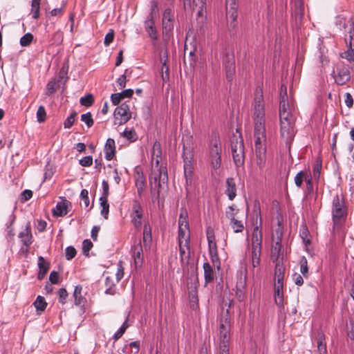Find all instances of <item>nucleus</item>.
<instances>
[{
  "instance_id": "nucleus-1",
  "label": "nucleus",
  "mask_w": 354,
  "mask_h": 354,
  "mask_svg": "<svg viewBox=\"0 0 354 354\" xmlns=\"http://www.w3.org/2000/svg\"><path fill=\"white\" fill-rule=\"evenodd\" d=\"M230 317L227 309L223 313L219 319L217 354H230Z\"/></svg>"
},
{
  "instance_id": "nucleus-2",
  "label": "nucleus",
  "mask_w": 354,
  "mask_h": 354,
  "mask_svg": "<svg viewBox=\"0 0 354 354\" xmlns=\"http://www.w3.org/2000/svg\"><path fill=\"white\" fill-rule=\"evenodd\" d=\"M168 182L167 169L163 165H158V160L156 161V165L152 163L151 172L149 176V185L151 192L157 191V196H159L160 189L162 185Z\"/></svg>"
},
{
  "instance_id": "nucleus-3",
  "label": "nucleus",
  "mask_w": 354,
  "mask_h": 354,
  "mask_svg": "<svg viewBox=\"0 0 354 354\" xmlns=\"http://www.w3.org/2000/svg\"><path fill=\"white\" fill-rule=\"evenodd\" d=\"M331 213L333 223V228L334 230H339L346 221L348 208L344 198L341 199L338 195L333 197Z\"/></svg>"
},
{
  "instance_id": "nucleus-4",
  "label": "nucleus",
  "mask_w": 354,
  "mask_h": 354,
  "mask_svg": "<svg viewBox=\"0 0 354 354\" xmlns=\"http://www.w3.org/2000/svg\"><path fill=\"white\" fill-rule=\"evenodd\" d=\"M339 21L343 24V28L346 32L345 41L348 47L347 50L344 52L341 57L350 62H354V21L342 19Z\"/></svg>"
},
{
  "instance_id": "nucleus-5",
  "label": "nucleus",
  "mask_w": 354,
  "mask_h": 354,
  "mask_svg": "<svg viewBox=\"0 0 354 354\" xmlns=\"http://www.w3.org/2000/svg\"><path fill=\"white\" fill-rule=\"evenodd\" d=\"M222 147L220 138L214 135L211 137L208 145V160L211 167L216 170L221 165Z\"/></svg>"
},
{
  "instance_id": "nucleus-6",
  "label": "nucleus",
  "mask_w": 354,
  "mask_h": 354,
  "mask_svg": "<svg viewBox=\"0 0 354 354\" xmlns=\"http://www.w3.org/2000/svg\"><path fill=\"white\" fill-rule=\"evenodd\" d=\"M280 136L286 145L290 147V145L296 134L295 119L294 116L279 118Z\"/></svg>"
},
{
  "instance_id": "nucleus-7",
  "label": "nucleus",
  "mask_w": 354,
  "mask_h": 354,
  "mask_svg": "<svg viewBox=\"0 0 354 354\" xmlns=\"http://www.w3.org/2000/svg\"><path fill=\"white\" fill-rule=\"evenodd\" d=\"M231 149L235 165L238 167L243 166L245 162V147L241 133L239 136L233 135L231 139Z\"/></svg>"
},
{
  "instance_id": "nucleus-8",
  "label": "nucleus",
  "mask_w": 354,
  "mask_h": 354,
  "mask_svg": "<svg viewBox=\"0 0 354 354\" xmlns=\"http://www.w3.org/2000/svg\"><path fill=\"white\" fill-rule=\"evenodd\" d=\"M194 158L193 150L190 146L186 147L183 145V158L184 162V176L186 185H191L194 173L192 160Z\"/></svg>"
},
{
  "instance_id": "nucleus-9",
  "label": "nucleus",
  "mask_w": 354,
  "mask_h": 354,
  "mask_svg": "<svg viewBox=\"0 0 354 354\" xmlns=\"http://www.w3.org/2000/svg\"><path fill=\"white\" fill-rule=\"evenodd\" d=\"M253 120H265V104L262 88L257 87L254 92L253 102Z\"/></svg>"
},
{
  "instance_id": "nucleus-10",
  "label": "nucleus",
  "mask_w": 354,
  "mask_h": 354,
  "mask_svg": "<svg viewBox=\"0 0 354 354\" xmlns=\"http://www.w3.org/2000/svg\"><path fill=\"white\" fill-rule=\"evenodd\" d=\"M114 124L120 126L127 123L131 118L129 105L127 102L122 103L114 111Z\"/></svg>"
},
{
  "instance_id": "nucleus-11",
  "label": "nucleus",
  "mask_w": 354,
  "mask_h": 354,
  "mask_svg": "<svg viewBox=\"0 0 354 354\" xmlns=\"http://www.w3.org/2000/svg\"><path fill=\"white\" fill-rule=\"evenodd\" d=\"M266 120H254V146H266Z\"/></svg>"
},
{
  "instance_id": "nucleus-12",
  "label": "nucleus",
  "mask_w": 354,
  "mask_h": 354,
  "mask_svg": "<svg viewBox=\"0 0 354 354\" xmlns=\"http://www.w3.org/2000/svg\"><path fill=\"white\" fill-rule=\"evenodd\" d=\"M255 147V158L254 163L257 166L254 171L261 176L263 175V171L266 166V146H254Z\"/></svg>"
},
{
  "instance_id": "nucleus-13",
  "label": "nucleus",
  "mask_w": 354,
  "mask_h": 354,
  "mask_svg": "<svg viewBox=\"0 0 354 354\" xmlns=\"http://www.w3.org/2000/svg\"><path fill=\"white\" fill-rule=\"evenodd\" d=\"M291 106L287 95V87L281 85L280 88L279 118L293 116L290 113Z\"/></svg>"
},
{
  "instance_id": "nucleus-14",
  "label": "nucleus",
  "mask_w": 354,
  "mask_h": 354,
  "mask_svg": "<svg viewBox=\"0 0 354 354\" xmlns=\"http://www.w3.org/2000/svg\"><path fill=\"white\" fill-rule=\"evenodd\" d=\"M332 75L338 85H344L351 79L349 68L344 63L337 65L336 72L333 71Z\"/></svg>"
},
{
  "instance_id": "nucleus-15",
  "label": "nucleus",
  "mask_w": 354,
  "mask_h": 354,
  "mask_svg": "<svg viewBox=\"0 0 354 354\" xmlns=\"http://www.w3.org/2000/svg\"><path fill=\"white\" fill-rule=\"evenodd\" d=\"M131 221L134 227L139 230L142 225V218L143 217V209L138 200H134L132 204V212L130 214Z\"/></svg>"
},
{
  "instance_id": "nucleus-16",
  "label": "nucleus",
  "mask_w": 354,
  "mask_h": 354,
  "mask_svg": "<svg viewBox=\"0 0 354 354\" xmlns=\"http://www.w3.org/2000/svg\"><path fill=\"white\" fill-rule=\"evenodd\" d=\"M223 64L227 80L232 81L235 73V59L234 55L229 53L226 54Z\"/></svg>"
},
{
  "instance_id": "nucleus-17",
  "label": "nucleus",
  "mask_w": 354,
  "mask_h": 354,
  "mask_svg": "<svg viewBox=\"0 0 354 354\" xmlns=\"http://www.w3.org/2000/svg\"><path fill=\"white\" fill-rule=\"evenodd\" d=\"M226 4V17L227 21H230V25L232 26H234V22L236 20L238 13H237V0H225Z\"/></svg>"
},
{
  "instance_id": "nucleus-18",
  "label": "nucleus",
  "mask_w": 354,
  "mask_h": 354,
  "mask_svg": "<svg viewBox=\"0 0 354 354\" xmlns=\"http://www.w3.org/2000/svg\"><path fill=\"white\" fill-rule=\"evenodd\" d=\"M187 288L189 290L188 297L189 306L193 310H197L198 308L197 284L196 282L191 283L190 285L188 284Z\"/></svg>"
},
{
  "instance_id": "nucleus-19",
  "label": "nucleus",
  "mask_w": 354,
  "mask_h": 354,
  "mask_svg": "<svg viewBox=\"0 0 354 354\" xmlns=\"http://www.w3.org/2000/svg\"><path fill=\"white\" fill-rule=\"evenodd\" d=\"M283 249L282 244L273 243L271 247L270 258L273 263L283 261Z\"/></svg>"
},
{
  "instance_id": "nucleus-20",
  "label": "nucleus",
  "mask_w": 354,
  "mask_h": 354,
  "mask_svg": "<svg viewBox=\"0 0 354 354\" xmlns=\"http://www.w3.org/2000/svg\"><path fill=\"white\" fill-rule=\"evenodd\" d=\"M71 206V203L66 199H63L58 202L55 209H53V215L54 216H64L68 213V207Z\"/></svg>"
},
{
  "instance_id": "nucleus-21",
  "label": "nucleus",
  "mask_w": 354,
  "mask_h": 354,
  "mask_svg": "<svg viewBox=\"0 0 354 354\" xmlns=\"http://www.w3.org/2000/svg\"><path fill=\"white\" fill-rule=\"evenodd\" d=\"M136 268L141 267L143 263V250L140 241L133 248V255Z\"/></svg>"
},
{
  "instance_id": "nucleus-22",
  "label": "nucleus",
  "mask_w": 354,
  "mask_h": 354,
  "mask_svg": "<svg viewBox=\"0 0 354 354\" xmlns=\"http://www.w3.org/2000/svg\"><path fill=\"white\" fill-rule=\"evenodd\" d=\"M19 237L26 247V251H28L30 245L32 244V234L30 225L28 223L24 230L19 233Z\"/></svg>"
},
{
  "instance_id": "nucleus-23",
  "label": "nucleus",
  "mask_w": 354,
  "mask_h": 354,
  "mask_svg": "<svg viewBox=\"0 0 354 354\" xmlns=\"http://www.w3.org/2000/svg\"><path fill=\"white\" fill-rule=\"evenodd\" d=\"M226 189L225 194L230 201L234 200L236 196V185L234 178H227L225 182Z\"/></svg>"
},
{
  "instance_id": "nucleus-24",
  "label": "nucleus",
  "mask_w": 354,
  "mask_h": 354,
  "mask_svg": "<svg viewBox=\"0 0 354 354\" xmlns=\"http://www.w3.org/2000/svg\"><path fill=\"white\" fill-rule=\"evenodd\" d=\"M104 151H105V158L107 160H111L113 158L115 154V140L112 138H108L106 140L105 146H104Z\"/></svg>"
},
{
  "instance_id": "nucleus-25",
  "label": "nucleus",
  "mask_w": 354,
  "mask_h": 354,
  "mask_svg": "<svg viewBox=\"0 0 354 354\" xmlns=\"http://www.w3.org/2000/svg\"><path fill=\"white\" fill-rule=\"evenodd\" d=\"M145 30L152 40H157L158 35L153 18L147 17L145 22Z\"/></svg>"
},
{
  "instance_id": "nucleus-26",
  "label": "nucleus",
  "mask_w": 354,
  "mask_h": 354,
  "mask_svg": "<svg viewBox=\"0 0 354 354\" xmlns=\"http://www.w3.org/2000/svg\"><path fill=\"white\" fill-rule=\"evenodd\" d=\"M82 286L81 285H77L75 287L73 296L75 306H84L86 301L85 297L82 296Z\"/></svg>"
},
{
  "instance_id": "nucleus-27",
  "label": "nucleus",
  "mask_w": 354,
  "mask_h": 354,
  "mask_svg": "<svg viewBox=\"0 0 354 354\" xmlns=\"http://www.w3.org/2000/svg\"><path fill=\"white\" fill-rule=\"evenodd\" d=\"M38 266L39 268V271L38 272L37 278L38 279L41 280L48 271L50 264L49 263L46 261L45 259L43 257H39L38 258Z\"/></svg>"
},
{
  "instance_id": "nucleus-28",
  "label": "nucleus",
  "mask_w": 354,
  "mask_h": 354,
  "mask_svg": "<svg viewBox=\"0 0 354 354\" xmlns=\"http://www.w3.org/2000/svg\"><path fill=\"white\" fill-rule=\"evenodd\" d=\"M274 268V275L277 279V283H283L284 279L285 266L283 261L276 262Z\"/></svg>"
},
{
  "instance_id": "nucleus-29",
  "label": "nucleus",
  "mask_w": 354,
  "mask_h": 354,
  "mask_svg": "<svg viewBox=\"0 0 354 354\" xmlns=\"http://www.w3.org/2000/svg\"><path fill=\"white\" fill-rule=\"evenodd\" d=\"M189 228L178 227V243L185 242V246L189 250Z\"/></svg>"
},
{
  "instance_id": "nucleus-30",
  "label": "nucleus",
  "mask_w": 354,
  "mask_h": 354,
  "mask_svg": "<svg viewBox=\"0 0 354 354\" xmlns=\"http://www.w3.org/2000/svg\"><path fill=\"white\" fill-rule=\"evenodd\" d=\"M317 348L318 354H327L325 335L322 332H319L317 334Z\"/></svg>"
},
{
  "instance_id": "nucleus-31",
  "label": "nucleus",
  "mask_w": 354,
  "mask_h": 354,
  "mask_svg": "<svg viewBox=\"0 0 354 354\" xmlns=\"http://www.w3.org/2000/svg\"><path fill=\"white\" fill-rule=\"evenodd\" d=\"M283 283H277V282L275 284L274 286V301L276 304L279 306H281L283 305Z\"/></svg>"
},
{
  "instance_id": "nucleus-32",
  "label": "nucleus",
  "mask_w": 354,
  "mask_h": 354,
  "mask_svg": "<svg viewBox=\"0 0 354 354\" xmlns=\"http://www.w3.org/2000/svg\"><path fill=\"white\" fill-rule=\"evenodd\" d=\"M262 234L258 227L254 229L252 237V248H261Z\"/></svg>"
},
{
  "instance_id": "nucleus-33",
  "label": "nucleus",
  "mask_w": 354,
  "mask_h": 354,
  "mask_svg": "<svg viewBox=\"0 0 354 354\" xmlns=\"http://www.w3.org/2000/svg\"><path fill=\"white\" fill-rule=\"evenodd\" d=\"M204 277L205 283H209L214 280V271L212 266L208 263H203Z\"/></svg>"
},
{
  "instance_id": "nucleus-34",
  "label": "nucleus",
  "mask_w": 354,
  "mask_h": 354,
  "mask_svg": "<svg viewBox=\"0 0 354 354\" xmlns=\"http://www.w3.org/2000/svg\"><path fill=\"white\" fill-rule=\"evenodd\" d=\"M136 186L137 187L138 194L141 197L146 187V180L142 174H138V176L136 179Z\"/></svg>"
},
{
  "instance_id": "nucleus-35",
  "label": "nucleus",
  "mask_w": 354,
  "mask_h": 354,
  "mask_svg": "<svg viewBox=\"0 0 354 354\" xmlns=\"http://www.w3.org/2000/svg\"><path fill=\"white\" fill-rule=\"evenodd\" d=\"M178 246L180 251V261L183 264H187L189 259V249H187V248L185 246V243H183L180 242L178 243Z\"/></svg>"
},
{
  "instance_id": "nucleus-36",
  "label": "nucleus",
  "mask_w": 354,
  "mask_h": 354,
  "mask_svg": "<svg viewBox=\"0 0 354 354\" xmlns=\"http://www.w3.org/2000/svg\"><path fill=\"white\" fill-rule=\"evenodd\" d=\"M152 235L151 229L149 224L145 223L143 227V243L145 246H147L151 243Z\"/></svg>"
},
{
  "instance_id": "nucleus-37",
  "label": "nucleus",
  "mask_w": 354,
  "mask_h": 354,
  "mask_svg": "<svg viewBox=\"0 0 354 354\" xmlns=\"http://www.w3.org/2000/svg\"><path fill=\"white\" fill-rule=\"evenodd\" d=\"M100 201L101 207L100 213L105 219H107L109 213V204L108 203V200L105 197H100Z\"/></svg>"
},
{
  "instance_id": "nucleus-38",
  "label": "nucleus",
  "mask_w": 354,
  "mask_h": 354,
  "mask_svg": "<svg viewBox=\"0 0 354 354\" xmlns=\"http://www.w3.org/2000/svg\"><path fill=\"white\" fill-rule=\"evenodd\" d=\"M310 173H308V171H300L299 172H298L294 178L295 183L297 185V187H301L304 181L306 182V178L308 177Z\"/></svg>"
},
{
  "instance_id": "nucleus-39",
  "label": "nucleus",
  "mask_w": 354,
  "mask_h": 354,
  "mask_svg": "<svg viewBox=\"0 0 354 354\" xmlns=\"http://www.w3.org/2000/svg\"><path fill=\"white\" fill-rule=\"evenodd\" d=\"M261 248H252V264L254 268L257 267L261 261Z\"/></svg>"
},
{
  "instance_id": "nucleus-40",
  "label": "nucleus",
  "mask_w": 354,
  "mask_h": 354,
  "mask_svg": "<svg viewBox=\"0 0 354 354\" xmlns=\"http://www.w3.org/2000/svg\"><path fill=\"white\" fill-rule=\"evenodd\" d=\"M283 238V227L280 223H278V226L275 229L274 234H272V241L274 243L281 244Z\"/></svg>"
},
{
  "instance_id": "nucleus-41",
  "label": "nucleus",
  "mask_w": 354,
  "mask_h": 354,
  "mask_svg": "<svg viewBox=\"0 0 354 354\" xmlns=\"http://www.w3.org/2000/svg\"><path fill=\"white\" fill-rule=\"evenodd\" d=\"M161 148L160 143L156 142L153 146V153H152V163L156 165V161L158 160V164L160 163V160L161 159Z\"/></svg>"
},
{
  "instance_id": "nucleus-42",
  "label": "nucleus",
  "mask_w": 354,
  "mask_h": 354,
  "mask_svg": "<svg viewBox=\"0 0 354 354\" xmlns=\"http://www.w3.org/2000/svg\"><path fill=\"white\" fill-rule=\"evenodd\" d=\"M178 227H185V229L189 228L187 212L184 209H180V214L179 220H178Z\"/></svg>"
},
{
  "instance_id": "nucleus-43",
  "label": "nucleus",
  "mask_w": 354,
  "mask_h": 354,
  "mask_svg": "<svg viewBox=\"0 0 354 354\" xmlns=\"http://www.w3.org/2000/svg\"><path fill=\"white\" fill-rule=\"evenodd\" d=\"M33 305L37 311L43 312L47 306V303L43 297L39 295L34 301Z\"/></svg>"
},
{
  "instance_id": "nucleus-44",
  "label": "nucleus",
  "mask_w": 354,
  "mask_h": 354,
  "mask_svg": "<svg viewBox=\"0 0 354 354\" xmlns=\"http://www.w3.org/2000/svg\"><path fill=\"white\" fill-rule=\"evenodd\" d=\"M230 225L235 233L242 232L244 230L243 223L236 218L230 220Z\"/></svg>"
},
{
  "instance_id": "nucleus-45",
  "label": "nucleus",
  "mask_w": 354,
  "mask_h": 354,
  "mask_svg": "<svg viewBox=\"0 0 354 354\" xmlns=\"http://www.w3.org/2000/svg\"><path fill=\"white\" fill-rule=\"evenodd\" d=\"M300 265V272L302 275L307 278L308 276V261L305 257H301L299 260Z\"/></svg>"
},
{
  "instance_id": "nucleus-46",
  "label": "nucleus",
  "mask_w": 354,
  "mask_h": 354,
  "mask_svg": "<svg viewBox=\"0 0 354 354\" xmlns=\"http://www.w3.org/2000/svg\"><path fill=\"white\" fill-rule=\"evenodd\" d=\"M122 136L131 142H135L138 140V136L134 129H126L122 133Z\"/></svg>"
},
{
  "instance_id": "nucleus-47",
  "label": "nucleus",
  "mask_w": 354,
  "mask_h": 354,
  "mask_svg": "<svg viewBox=\"0 0 354 354\" xmlns=\"http://www.w3.org/2000/svg\"><path fill=\"white\" fill-rule=\"evenodd\" d=\"M245 286V281L244 279L240 278L239 281L236 283V295L239 298V299L241 301L243 298V289H244Z\"/></svg>"
},
{
  "instance_id": "nucleus-48",
  "label": "nucleus",
  "mask_w": 354,
  "mask_h": 354,
  "mask_svg": "<svg viewBox=\"0 0 354 354\" xmlns=\"http://www.w3.org/2000/svg\"><path fill=\"white\" fill-rule=\"evenodd\" d=\"M208 245H209V254L212 257V261H214L215 259H218L216 241H209Z\"/></svg>"
},
{
  "instance_id": "nucleus-49",
  "label": "nucleus",
  "mask_w": 354,
  "mask_h": 354,
  "mask_svg": "<svg viewBox=\"0 0 354 354\" xmlns=\"http://www.w3.org/2000/svg\"><path fill=\"white\" fill-rule=\"evenodd\" d=\"M171 19H172V15H171V11L170 9H166L165 11H164V13H163V17H162V24H163V26H165V28H167V26H168L169 28H171Z\"/></svg>"
},
{
  "instance_id": "nucleus-50",
  "label": "nucleus",
  "mask_w": 354,
  "mask_h": 354,
  "mask_svg": "<svg viewBox=\"0 0 354 354\" xmlns=\"http://www.w3.org/2000/svg\"><path fill=\"white\" fill-rule=\"evenodd\" d=\"M40 1L41 0H32V18L38 19L39 17V9H40Z\"/></svg>"
},
{
  "instance_id": "nucleus-51",
  "label": "nucleus",
  "mask_w": 354,
  "mask_h": 354,
  "mask_svg": "<svg viewBox=\"0 0 354 354\" xmlns=\"http://www.w3.org/2000/svg\"><path fill=\"white\" fill-rule=\"evenodd\" d=\"M33 40V35L28 32L20 39V45L24 47L29 46Z\"/></svg>"
},
{
  "instance_id": "nucleus-52",
  "label": "nucleus",
  "mask_w": 354,
  "mask_h": 354,
  "mask_svg": "<svg viewBox=\"0 0 354 354\" xmlns=\"http://www.w3.org/2000/svg\"><path fill=\"white\" fill-rule=\"evenodd\" d=\"M77 113L76 111H73L71 115L64 120V127L65 129H70L75 121V118Z\"/></svg>"
},
{
  "instance_id": "nucleus-53",
  "label": "nucleus",
  "mask_w": 354,
  "mask_h": 354,
  "mask_svg": "<svg viewBox=\"0 0 354 354\" xmlns=\"http://www.w3.org/2000/svg\"><path fill=\"white\" fill-rule=\"evenodd\" d=\"M94 102V98L93 95L87 94L84 97H82L80 100V102L82 106L88 107L91 106Z\"/></svg>"
},
{
  "instance_id": "nucleus-54",
  "label": "nucleus",
  "mask_w": 354,
  "mask_h": 354,
  "mask_svg": "<svg viewBox=\"0 0 354 354\" xmlns=\"http://www.w3.org/2000/svg\"><path fill=\"white\" fill-rule=\"evenodd\" d=\"M46 119V112L44 106L41 105L39 106L37 111V120L38 122H44Z\"/></svg>"
},
{
  "instance_id": "nucleus-55",
  "label": "nucleus",
  "mask_w": 354,
  "mask_h": 354,
  "mask_svg": "<svg viewBox=\"0 0 354 354\" xmlns=\"http://www.w3.org/2000/svg\"><path fill=\"white\" fill-rule=\"evenodd\" d=\"M129 327V324L127 323V319H126L124 323L122 324L118 330L114 334L113 339L115 341L119 339L123 334L125 333L127 328Z\"/></svg>"
},
{
  "instance_id": "nucleus-56",
  "label": "nucleus",
  "mask_w": 354,
  "mask_h": 354,
  "mask_svg": "<svg viewBox=\"0 0 354 354\" xmlns=\"http://www.w3.org/2000/svg\"><path fill=\"white\" fill-rule=\"evenodd\" d=\"M81 120L86 124V126L90 128L93 124V120L92 118V115L90 112H87L81 115Z\"/></svg>"
},
{
  "instance_id": "nucleus-57",
  "label": "nucleus",
  "mask_w": 354,
  "mask_h": 354,
  "mask_svg": "<svg viewBox=\"0 0 354 354\" xmlns=\"http://www.w3.org/2000/svg\"><path fill=\"white\" fill-rule=\"evenodd\" d=\"M93 246V243L89 239H85L82 243L83 254L86 256H88V252Z\"/></svg>"
},
{
  "instance_id": "nucleus-58",
  "label": "nucleus",
  "mask_w": 354,
  "mask_h": 354,
  "mask_svg": "<svg viewBox=\"0 0 354 354\" xmlns=\"http://www.w3.org/2000/svg\"><path fill=\"white\" fill-rule=\"evenodd\" d=\"M166 59L164 61L161 68L162 79L164 82H166L169 78V66L166 64Z\"/></svg>"
},
{
  "instance_id": "nucleus-59",
  "label": "nucleus",
  "mask_w": 354,
  "mask_h": 354,
  "mask_svg": "<svg viewBox=\"0 0 354 354\" xmlns=\"http://www.w3.org/2000/svg\"><path fill=\"white\" fill-rule=\"evenodd\" d=\"M76 250L73 246H68L66 248L65 250V254H66V259L67 260H71L73 259L76 255Z\"/></svg>"
},
{
  "instance_id": "nucleus-60",
  "label": "nucleus",
  "mask_w": 354,
  "mask_h": 354,
  "mask_svg": "<svg viewBox=\"0 0 354 354\" xmlns=\"http://www.w3.org/2000/svg\"><path fill=\"white\" fill-rule=\"evenodd\" d=\"M58 295H59V299H58L59 302L61 303L62 304H66V298L68 297V295L66 290L64 288H60L59 290Z\"/></svg>"
},
{
  "instance_id": "nucleus-61",
  "label": "nucleus",
  "mask_w": 354,
  "mask_h": 354,
  "mask_svg": "<svg viewBox=\"0 0 354 354\" xmlns=\"http://www.w3.org/2000/svg\"><path fill=\"white\" fill-rule=\"evenodd\" d=\"M57 82L55 80L50 81L46 85V93L47 95H52L56 90Z\"/></svg>"
},
{
  "instance_id": "nucleus-62",
  "label": "nucleus",
  "mask_w": 354,
  "mask_h": 354,
  "mask_svg": "<svg viewBox=\"0 0 354 354\" xmlns=\"http://www.w3.org/2000/svg\"><path fill=\"white\" fill-rule=\"evenodd\" d=\"M114 31L113 30H110L109 32L105 35L104 44L106 46H109L113 41L114 39Z\"/></svg>"
},
{
  "instance_id": "nucleus-63",
  "label": "nucleus",
  "mask_w": 354,
  "mask_h": 354,
  "mask_svg": "<svg viewBox=\"0 0 354 354\" xmlns=\"http://www.w3.org/2000/svg\"><path fill=\"white\" fill-rule=\"evenodd\" d=\"M238 212V209H235L233 206H229L226 210L225 215L230 220L235 218V216Z\"/></svg>"
},
{
  "instance_id": "nucleus-64",
  "label": "nucleus",
  "mask_w": 354,
  "mask_h": 354,
  "mask_svg": "<svg viewBox=\"0 0 354 354\" xmlns=\"http://www.w3.org/2000/svg\"><path fill=\"white\" fill-rule=\"evenodd\" d=\"M79 162L83 167H89L93 164V158L91 156H85L80 159Z\"/></svg>"
}]
</instances>
